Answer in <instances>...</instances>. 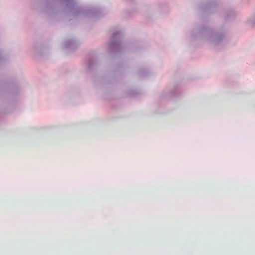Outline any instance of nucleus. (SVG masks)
I'll return each instance as SVG.
<instances>
[{"label": "nucleus", "mask_w": 255, "mask_h": 255, "mask_svg": "<svg viewBox=\"0 0 255 255\" xmlns=\"http://www.w3.org/2000/svg\"><path fill=\"white\" fill-rule=\"evenodd\" d=\"M39 7L49 16L62 13L68 16L98 18L106 13L99 6H80L76 0H41Z\"/></svg>", "instance_id": "obj_1"}, {"label": "nucleus", "mask_w": 255, "mask_h": 255, "mask_svg": "<svg viewBox=\"0 0 255 255\" xmlns=\"http://www.w3.org/2000/svg\"><path fill=\"white\" fill-rule=\"evenodd\" d=\"M189 38L191 41L220 46L226 38V31L223 28H213L206 25L196 24L190 32Z\"/></svg>", "instance_id": "obj_2"}, {"label": "nucleus", "mask_w": 255, "mask_h": 255, "mask_svg": "<svg viewBox=\"0 0 255 255\" xmlns=\"http://www.w3.org/2000/svg\"><path fill=\"white\" fill-rule=\"evenodd\" d=\"M199 9L203 15L223 12V16L226 21L232 20L237 15V13L233 8L222 11L220 0H207L203 1L199 4Z\"/></svg>", "instance_id": "obj_3"}, {"label": "nucleus", "mask_w": 255, "mask_h": 255, "mask_svg": "<svg viewBox=\"0 0 255 255\" xmlns=\"http://www.w3.org/2000/svg\"><path fill=\"white\" fill-rule=\"evenodd\" d=\"M108 50L111 54L115 56L120 55L127 48L124 42V33L121 30L114 32L108 43Z\"/></svg>", "instance_id": "obj_4"}, {"label": "nucleus", "mask_w": 255, "mask_h": 255, "mask_svg": "<svg viewBox=\"0 0 255 255\" xmlns=\"http://www.w3.org/2000/svg\"><path fill=\"white\" fill-rule=\"evenodd\" d=\"M79 44V42L76 39H68L65 41L63 48L68 51H72L76 49Z\"/></svg>", "instance_id": "obj_5"}, {"label": "nucleus", "mask_w": 255, "mask_h": 255, "mask_svg": "<svg viewBox=\"0 0 255 255\" xmlns=\"http://www.w3.org/2000/svg\"><path fill=\"white\" fill-rule=\"evenodd\" d=\"M86 70L88 72L93 71L97 66L96 59L94 56L90 57L86 63Z\"/></svg>", "instance_id": "obj_6"}, {"label": "nucleus", "mask_w": 255, "mask_h": 255, "mask_svg": "<svg viewBox=\"0 0 255 255\" xmlns=\"http://www.w3.org/2000/svg\"><path fill=\"white\" fill-rule=\"evenodd\" d=\"M181 94L180 87L178 85H176L173 87L172 89L168 93V95H166V97L175 98L179 97Z\"/></svg>", "instance_id": "obj_7"}, {"label": "nucleus", "mask_w": 255, "mask_h": 255, "mask_svg": "<svg viewBox=\"0 0 255 255\" xmlns=\"http://www.w3.org/2000/svg\"><path fill=\"white\" fill-rule=\"evenodd\" d=\"M33 52L38 55H43L44 52H46L48 50L42 45L39 44H35L33 48Z\"/></svg>", "instance_id": "obj_8"}, {"label": "nucleus", "mask_w": 255, "mask_h": 255, "mask_svg": "<svg viewBox=\"0 0 255 255\" xmlns=\"http://www.w3.org/2000/svg\"><path fill=\"white\" fill-rule=\"evenodd\" d=\"M149 73L148 70L145 68L140 69L138 72L139 76L141 78L145 77Z\"/></svg>", "instance_id": "obj_9"}, {"label": "nucleus", "mask_w": 255, "mask_h": 255, "mask_svg": "<svg viewBox=\"0 0 255 255\" xmlns=\"http://www.w3.org/2000/svg\"><path fill=\"white\" fill-rule=\"evenodd\" d=\"M247 23L250 26H254L255 25V15H253L249 17L247 21Z\"/></svg>", "instance_id": "obj_10"}, {"label": "nucleus", "mask_w": 255, "mask_h": 255, "mask_svg": "<svg viewBox=\"0 0 255 255\" xmlns=\"http://www.w3.org/2000/svg\"><path fill=\"white\" fill-rule=\"evenodd\" d=\"M8 87L10 89V92L12 94H16L18 92V88L17 86L14 85H9Z\"/></svg>", "instance_id": "obj_11"}, {"label": "nucleus", "mask_w": 255, "mask_h": 255, "mask_svg": "<svg viewBox=\"0 0 255 255\" xmlns=\"http://www.w3.org/2000/svg\"><path fill=\"white\" fill-rule=\"evenodd\" d=\"M7 57L5 55H4L1 50H0V65L4 63L7 60Z\"/></svg>", "instance_id": "obj_12"}]
</instances>
